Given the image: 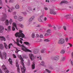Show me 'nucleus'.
<instances>
[{
  "label": "nucleus",
  "mask_w": 73,
  "mask_h": 73,
  "mask_svg": "<svg viewBox=\"0 0 73 73\" xmlns=\"http://www.w3.org/2000/svg\"><path fill=\"white\" fill-rule=\"evenodd\" d=\"M23 31L21 30H19V33L17 32L16 33L15 35L16 37H18L19 38L21 37L22 38H24L25 37V35L22 32Z\"/></svg>",
  "instance_id": "nucleus-1"
},
{
  "label": "nucleus",
  "mask_w": 73,
  "mask_h": 73,
  "mask_svg": "<svg viewBox=\"0 0 73 73\" xmlns=\"http://www.w3.org/2000/svg\"><path fill=\"white\" fill-rule=\"evenodd\" d=\"M17 43V46H19L20 47L22 46L24 48H21V49L23 50L25 52H27V51H28V52H32V51L29 50L27 49V48L23 44H22V45H20V44L19 43Z\"/></svg>",
  "instance_id": "nucleus-2"
},
{
  "label": "nucleus",
  "mask_w": 73,
  "mask_h": 73,
  "mask_svg": "<svg viewBox=\"0 0 73 73\" xmlns=\"http://www.w3.org/2000/svg\"><path fill=\"white\" fill-rule=\"evenodd\" d=\"M65 43V39L63 38L60 39L58 42V43L60 44H63Z\"/></svg>",
  "instance_id": "nucleus-3"
},
{
  "label": "nucleus",
  "mask_w": 73,
  "mask_h": 73,
  "mask_svg": "<svg viewBox=\"0 0 73 73\" xmlns=\"http://www.w3.org/2000/svg\"><path fill=\"white\" fill-rule=\"evenodd\" d=\"M7 16L6 14H4L3 17L1 19V21H4L7 19Z\"/></svg>",
  "instance_id": "nucleus-4"
},
{
  "label": "nucleus",
  "mask_w": 73,
  "mask_h": 73,
  "mask_svg": "<svg viewBox=\"0 0 73 73\" xmlns=\"http://www.w3.org/2000/svg\"><path fill=\"white\" fill-rule=\"evenodd\" d=\"M18 57L20 58V60H21V61L22 62L21 64L23 65V67H25L24 64L23 63L24 61V60L21 56V55H18Z\"/></svg>",
  "instance_id": "nucleus-5"
},
{
  "label": "nucleus",
  "mask_w": 73,
  "mask_h": 73,
  "mask_svg": "<svg viewBox=\"0 0 73 73\" xmlns=\"http://www.w3.org/2000/svg\"><path fill=\"white\" fill-rule=\"evenodd\" d=\"M50 14H53L54 15H56V13L54 11V9H50Z\"/></svg>",
  "instance_id": "nucleus-6"
},
{
  "label": "nucleus",
  "mask_w": 73,
  "mask_h": 73,
  "mask_svg": "<svg viewBox=\"0 0 73 73\" xmlns=\"http://www.w3.org/2000/svg\"><path fill=\"white\" fill-rule=\"evenodd\" d=\"M29 56L30 57V58L31 59V60H33L34 59H35V57L34 56L33 54H29Z\"/></svg>",
  "instance_id": "nucleus-7"
},
{
  "label": "nucleus",
  "mask_w": 73,
  "mask_h": 73,
  "mask_svg": "<svg viewBox=\"0 0 73 73\" xmlns=\"http://www.w3.org/2000/svg\"><path fill=\"white\" fill-rule=\"evenodd\" d=\"M21 68L22 73H25L26 69V68L25 67H22L21 66Z\"/></svg>",
  "instance_id": "nucleus-8"
},
{
  "label": "nucleus",
  "mask_w": 73,
  "mask_h": 73,
  "mask_svg": "<svg viewBox=\"0 0 73 73\" xmlns=\"http://www.w3.org/2000/svg\"><path fill=\"white\" fill-rule=\"evenodd\" d=\"M3 30H4L3 27L0 25V33H3Z\"/></svg>",
  "instance_id": "nucleus-9"
},
{
  "label": "nucleus",
  "mask_w": 73,
  "mask_h": 73,
  "mask_svg": "<svg viewBox=\"0 0 73 73\" xmlns=\"http://www.w3.org/2000/svg\"><path fill=\"white\" fill-rule=\"evenodd\" d=\"M35 19V17L34 16H33L31 17L30 18V19H29V21L30 22H31L32 21Z\"/></svg>",
  "instance_id": "nucleus-10"
},
{
  "label": "nucleus",
  "mask_w": 73,
  "mask_h": 73,
  "mask_svg": "<svg viewBox=\"0 0 73 73\" xmlns=\"http://www.w3.org/2000/svg\"><path fill=\"white\" fill-rule=\"evenodd\" d=\"M18 20L19 21H21L23 20V17H22L19 16Z\"/></svg>",
  "instance_id": "nucleus-11"
},
{
  "label": "nucleus",
  "mask_w": 73,
  "mask_h": 73,
  "mask_svg": "<svg viewBox=\"0 0 73 73\" xmlns=\"http://www.w3.org/2000/svg\"><path fill=\"white\" fill-rule=\"evenodd\" d=\"M54 59L56 60H58L59 59V56H56L54 57Z\"/></svg>",
  "instance_id": "nucleus-12"
},
{
  "label": "nucleus",
  "mask_w": 73,
  "mask_h": 73,
  "mask_svg": "<svg viewBox=\"0 0 73 73\" xmlns=\"http://www.w3.org/2000/svg\"><path fill=\"white\" fill-rule=\"evenodd\" d=\"M2 69L3 70L5 71L7 69L6 67L4 65H3L2 66Z\"/></svg>",
  "instance_id": "nucleus-13"
},
{
  "label": "nucleus",
  "mask_w": 73,
  "mask_h": 73,
  "mask_svg": "<svg viewBox=\"0 0 73 73\" xmlns=\"http://www.w3.org/2000/svg\"><path fill=\"white\" fill-rule=\"evenodd\" d=\"M24 43L25 45H28V46H29L31 45V44H30L29 42H24Z\"/></svg>",
  "instance_id": "nucleus-14"
},
{
  "label": "nucleus",
  "mask_w": 73,
  "mask_h": 73,
  "mask_svg": "<svg viewBox=\"0 0 73 73\" xmlns=\"http://www.w3.org/2000/svg\"><path fill=\"white\" fill-rule=\"evenodd\" d=\"M0 38L1 40V41H5L6 40V39L5 37L4 36H0Z\"/></svg>",
  "instance_id": "nucleus-15"
},
{
  "label": "nucleus",
  "mask_w": 73,
  "mask_h": 73,
  "mask_svg": "<svg viewBox=\"0 0 73 73\" xmlns=\"http://www.w3.org/2000/svg\"><path fill=\"white\" fill-rule=\"evenodd\" d=\"M13 26L14 27H15L16 29L18 30V29H17V26H16V23L14 22L13 23Z\"/></svg>",
  "instance_id": "nucleus-16"
},
{
  "label": "nucleus",
  "mask_w": 73,
  "mask_h": 73,
  "mask_svg": "<svg viewBox=\"0 0 73 73\" xmlns=\"http://www.w3.org/2000/svg\"><path fill=\"white\" fill-rule=\"evenodd\" d=\"M3 57H4V58L5 59H6V56H7L6 53L5 52H3Z\"/></svg>",
  "instance_id": "nucleus-17"
},
{
  "label": "nucleus",
  "mask_w": 73,
  "mask_h": 73,
  "mask_svg": "<svg viewBox=\"0 0 73 73\" xmlns=\"http://www.w3.org/2000/svg\"><path fill=\"white\" fill-rule=\"evenodd\" d=\"M16 67H17V71L18 73H20L19 66H16Z\"/></svg>",
  "instance_id": "nucleus-18"
},
{
  "label": "nucleus",
  "mask_w": 73,
  "mask_h": 73,
  "mask_svg": "<svg viewBox=\"0 0 73 73\" xmlns=\"http://www.w3.org/2000/svg\"><path fill=\"white\" fill-rule=\"evenodd\" d=\"M50 33L51 32H48L45 34L44 36H48V35H50Z\"/></svg>",
  "instance_id": "nucleus-19"
},
{
  "label": "nucleus",
  "mask_w": 73,
  "mask_h": 73,
  "mask_svg": "<svg viewBox=\"0 0 73 73\" xmlns=\"http://www.w3.org/2000/svg\"><path fill=\"white\" fill-rule=\"evenodd\" d=\"M34 52V53L35 54H37L39 52V50L37 49H35L34 50V51H33Z\"/></svg>",
  "instance_id": "nucleus-20"
},
{
  "label": "nucleus",
  "mask_w": 73,
  "mask_h": 73,
  "mask_svg": "<svg viewBox=\"0 0 73 73\" xmlns=\"http://www.w3.org/2000/svg\"><path fill=\"white\" fill-rule=\"evenodd\" d=\"M68 2L67 1H63L60 2V4H62V3H65L66 4Z\"/></svg>",
  "instance_id": "nucleus-21"
},
{
  "label": "nucleus",
  "mask_w": 73,
  "mask_h": 73,
  "mask_svg": "<svg viewBox=\"0 0 73 73\" xmlns=\"http://www.w3.org/2000/svg\"><path fill=\"white\" fill-rule=\"evenodd\" d=\"M9 21L8 20H6L5 21V24L6 25H9Z\"/></svg>",
  "instance_id": "nucleus-22"
},
{
  "label": "nucleus",
  "mask_w": 73,
  "mask_h": 73,
  "mask_svg": "<svg viewBox=\"0 0 73 73\" xmlns=\"http://www.w3.org/2000/svg\"><path fill=\"white\" fill-rule=\"evenodd\" d=\"M4 46L1 44H0V48L1 50H3L4 49Z\"/></svg>",
  "instance_id": "nucleus-23"
},
{
  "label": "nucleus",
  "mask_w": 73,
  "mask_h": 73,
  "mask_svg": "<svg viewBox=\"0 0 73 73\" xmlns=\"http://www.w3.org/2000/svg\"><path fill=\"white\" fill-rule=\"evenodd\" d=\"M40 65H41L42 66H44L45 63L44 61H42L40 63Z\"/></svg>",
  "instance_id": "nucleus-24"
},
{
  "label": "nucleus",
  "mask_w": 73,
  "mask_h": 73,
  "mask_svg": "<svg viewBox=\"0 0 73 73\" xmlns=\"http://www.w3.org/2000/svg\"><path fill=\"white\" fill-rule=\"evenodd\" d=\"M35 64H32V69H34L35 68Z\"/></svg>",
  "instance_id": "nucleus-25"
},
{
  "label": "nucleus",
  "mask_w": 73,
  "mask_h": 73,
  "mask_svg": "<svg viewBox=\"0 0 73 73\" xmlns=\"http://www.w3.org/2000/svg\"><path fill=\"white\" fill-rule=\"evenodd\" d=\"M8 61L9 62H10V64H12L13 62L12 61V60L11 59V58H9Z\"/></svg>",
  "instance_id": "nucleus-26"
},
{
  "label": "nucleus",
  "mask_w": 73,
  "mask_h": 73,
  "mask_svg": "<svg viewBox=\"0 0 73 73\" xmlns=\"http://www.w3.org/2000/svg\"><path fill=\"white\" fill-rule=\"evenodd\" d=\"M9 23L10 25H11L13 22V21L11 19H9Z\"/></svg>",
  "instance_id": "nucleus-27"
},
{
  "label": "nucleus",
  "mask_w": 73,
  "mask_h": 73,
  "mask_svg": "<svg viewBox=\"0 0 73 73\" xmlns=\"http://www.w3.org/2000/svg\"><path fill=\"white\" fill-rule=\"evenodd\" d=\"M4 46L5 48L6 49H8V46L7 45V44L5 43H4Z\"/></svg>",
  "instance_id": "nucleus-28"
},
{
  "label": "nucleus",
  "mask_w": 73,
  "mask_h": 73,
  "mask_svg": "<svg viewBox=\"0 0 73 73\" xmlns=\"http://www.w3.org/2000/svg\"><path fill=\"white\" fill-rule=\"evenodd\" d=\"M57 35L60 37H61L62 36V34L60 33H57Z\"/></svg>",
  "instance_id": "nucleus-29"
},
{
  "label": "nucleus",
  "mask_w": 73,
  "mask_h": 73,
  "mask_svg": "<svg viewBox=\"0 0 73 73\" xmlns=\"http://www.w3.org/2000/svg\"><path fill=\"white\" fill-rule=\"evenodd\" d=\"M11 27L10 26H9L7 27V30L8 31H10L11 30Z\"/></svg>",
  "instance_id": "nucleus-30"
},
{
  "label": "nucleus",
  "mask_w": 73,
  "mask_h": 73,
  "mask_svg": "<svg viewBox=\"0 0 73 73\" xmlns=\"http://www.w3.org/2000/svg\"><path fill=\"white\" fill-rule=\"evenodd\" d=\"M18 25L19 26H20L21 28H23L24 27V26L23 24H21V23H19L18 24Z\"/></svg>",
  "instance_id": "nucleus-31"
},
{
  "label": "nucleus",
  "mask_w": 73,
  "mask_h": 73,
  "mask_svg": "<svg viewBox=\"0 0 73 73\" xmlns=\"http://www.w3.org/2000/svg\"><path fill=\"white\" fill-rule=\"evenodd\" d=\"M16 41H17V42H15H15L17 44V43H19V39L18 38H17Z\"/></svg>",
  "instance_id": "nucleus-32"
},
{
  "label": "nucleus",
  "mask_w": 73,
  "mask_h": 73,
  "mask_svg": "<svg viewBox=\"0 0 73 73\" xmlns=\"http://www.w3.org/2000/svg\"><path fill=\"white\" fill-rule=\"evenodd\" d=\"M11 45L12 46H13L12 44L11 43V44H9L8 46L9 49H10L11 48Z\"/></svg>",
  "instance_id": "nucleus-33"
},
{
  "label": "nucleus",
  "mask_w": 73,
  "mask_h": 73,
  "mask_svg": "<svg viewBox=\"0 0 73 73\" xmlns=\"http://www.w3.org/2000/svg\"><path fill=\"white\" fill-rule=\"evenodd\" d=\"M38 20L39 22H43V21H42V19L39 17V18L38 19Z\"/></svg>",
  "instance_id": "nucleus-34"
},
{
  "label": "nucleus",
  "mask_w": 73,
  "mask_h": 73,
  "mask_svg": "<svg viewBox=\"0 0 73 73\" xmlns=\"http://www.w3.org/2000/svg\"><path fill=\"white\" fill-rule=\"evenodd\" d=\"M18 60H16V66H19V65L18 64Z\"/></svg>",
  "instance_id": "nucleus-35"
},
{
  "label": "nucleus",
  "mask_w": 73,
  "mask_h": 73,
  "mask_svg": "<svg viewBox=\"0 0 73 73\" xmlns=\"http://www.w3.org/2000/svg\"><path fill=\"white\" fill-rule=\"evenodd\" d=\"M15 8L16 9H19V6L18 5H17L15 6Z\"/></svg>",
  "instance_id": "nucleus-36"
},
{
  "label": "nucleus",
  "mask_w": 73,
  "mask_h": 73,
  "mask_svg": "<svg viewBox=\"0 0 73 73\" xmlns=\"http://www.w3.org/2000/svg\"><path fill=\"white\" fill-rule=\"evenodd\" d=\"M45 70H46L47 72L49 73H51V71H50V70H49L48 69H46Z\"/></svg>",
  "instance_id": "nucleus-37"
},
{
  "label": "nucleus",
  "mask_w": 73,
  "mask_h": 73,
  "mask_svg": "<svg viewBox=\"0 0 73 73\" xmlns=\"http://www.w3.org/2000/svg\"><path fill=\"white\" fill-rule=\"evenodd\" d=\"M36 27H42V26H41L40 25H36Z\"/></svg>",
  "instance_id": "nucleus-38"
},
{
  "label": "nucleus",
  "mask_w": 73,
  "mask_h": 73,
  "mask_svg": "<svg viewBox=\"0 0 73 73\" xmlns=\"http://www.w3.org/2000/svg\"><path fill=\"white\" fill-rule=\"evenodd\" d=\"M28 9H29V10L30 11H33L31 7H28Z\"/></svg>",
  "instance_id": "nucleus-39"
},
{
  "label": "nucleus",
  "mask_w": 73,
  "mask_h": 73,
  "mask_svg": "<svg viewBox=\"0 0 73 73\" xmlns=\"http://www.w3.org/2000/svg\"><path fill=\"white\" fill-rule=\"evenodd\" d=\"M65 50H62L61 52V53L62 54H64L65 53Z\"/></svg>",
  "instance_id": "nucleus-40"
},
{
  "label": "nucleus",
  "mask_w": 73,
  "mask_h": 73,
  "mask_svg": "<svg viewBox=\"0 0 73 73\" xmlns=\"http://www.w3.org/2000/svg\"><path fill=\"white\" fill-rule=\"evenodd\" d=\"M70 70L69 69H68L66 71V70H64V73H66V72H69V71Z\"/></svg>",
  "instance_id": "nucleus-41"
},
{
  "label": "nucleus",
  "mask_w": 73,
  "mask_h": 73,
  "mask_svg": "<svg viewBox=\"0 0 73 73\" xmlns=\"http://www.w3.org/2000/svg\"><path fill=\"white\" fill-rule=\"evenodd\" d=\"M71 15L70 14H69V15H66V16H65V17H70V16H71Z\"/></svg>",
  "instance_id": "nucleus-42"
},
{
  "label": "nucleus",
  "mask_w": 73,
  "mask_h": 73,
  "mask_svg": "<svg viewBox=\"0 0 73 73\" xmlns=\"http://www.w3.org/2000/svg\"><path fill=\"white\" fill-rule=\"evenodd\" d=\"M35 34L34 33L32 34V38H35Z\"/></svg>",
  "instance_id": "nucleus-43"
},
{
  "label": "nucleus",
  "mask_w": 73,
  "mask_h": 73,
  "mask_svg": "<svg viewBox=\"0 0 73 73\" xmlns=\"http://www.w3.org/2000/svg\"><path fill=\"white\" fill-rule=\"evenodd\" d=\"M40 52L42 53H44V51L43 49H42L40 50Z\"/></svg>",
  "instance_id": "nucleus-44"
},
{
  "label": "nucleus",
  "mask_w": 73,
  "mask_h": 73,
  "mask_svg": "<svg viewBox=\"0 0 73 73\" xmlns=\"http://www.w3.org/2000/svg\"><path fill=\"white\" fill-rule=\"evenodd\" d=\"M44 41H46V42H49L50 41V40H49V39H45L44 40Z\"/></svg>",
  "instance_id": "nucleus-45"
},
{
  "label": "nucleus",
  "mask_w": 73,
  "mask_h": 73,
  "mask_svg": "<svg viewBox=\"0 0 73 73\" xmlns=\"http://www.w3.org/2000/svg\"><path fill=\"white\" fill-rule=\"evenodd\" d=\"M43 16H44V15H41L39 17V18H40L41 19H42L43 18Z\"/></svg>",
  "instance_id": "nucleus-46"
},
{
  "label": "nucleus",
  "mask_w": 73,
  "mask_h": 73,
  "mask_svg": "<svg viewBox=\"0 0 73 73\" xmlns=\"http://www.w3.org/2000/svg\"><path fill=\"white\" fill-rule=\"evenodd\" d=\"M65 57H62V61H65Z\"/></svg>",
  "instance_id": "nucleus-47"
},
{
  "label": "nucleus",
  "mask_w": 73,
  "mask_h": 73,
  "mask_svg": "<svg viewBox=\"0 0 73 73\" xmlns=\"http://www.w3.org/2000/svg\"><path fill=\"white\" fill-rule=\"evenodd\" d=\"M15 26H13L12 27V30L13 31H15V28L14 27Z\"/></svg>",
  "instance_id": "nucleus-48"
},
{
  "label": "nucleus",
  "mask_w": 73,
  "mask_h": 73,
  "mask_svg": "<svg viewBox=\"0 0 73 73\" xmlns=\"http://www.w3.org/2000/svg\"><path fill=\"white\" fill-rule=\"evenodd\" d=\"M0 56L2 58L1 59H3V57H2V54L1 51L0 50Z\"/></svg>",
  "instance_id": "nucleus-49"
},
{
  "label": "nucleus",
  "mask_w": 73,
  "mask_h": 73,
  "mask_svg": "<svg viewBox=\"0 0 73 73\" xmlns=\"http://www.w3.org/2000/svg\"><path fill=\"white\" fill-rule=\"evenodd\" d=\"M48 26L49 27H52V26L50 24H48Z\"/></svg>",
  "instance_id": "nucleus-50"
},
{
  "label": "nucleus",
  "mask_w": 73,
  "mask_h": 73,
  "mask_svg": "<svg viewBox=\"0 0 73 73\" xmlns=\"http://www.w3.org/2000/svg\"><path fill=\"white\" fill-rule=\"evenodd\" d=\"M63 29L65 31L66 30V28L65 26H63Z\"/></svg>",
  "instance_id": "nucleus-51"
},
{
  "label": "nucleus",
  "mask_w": 73,
  "mask_h": 73,
  "mask_svg": "<svg viewBox=\"0 0 73 73\" xmlns=\"http://www.w3.org/2000/svg\"><path fill=\"white\" fill-rule=\"evenodd\" d=\"M24 15H27V12H23L22 13Z\"/></svg>",
  "instance_id": "nucleus-52"
},
{
  "label": "nucleus",
  "mask_w": 73,
  "mask_h": 73,
  "mask_svg": "<svg viewBox=\"0 0 73 73\" xmlns=\"http://www.w3.org/2000/svg\"><path fill=\"white\" fill-rule=\"evenodd\" d=\"M17 15H15L14 16V19H17Z\"/></svg>",
  "instance_id": "nucleus-53"
},
{
  "label": "nucleus",
  "mask_w": 73,
  "mask_h": 73,
  "mask_svg": "<svg viewBox=\"0 0 73 73\" xmlns=\"http://www.w3.org/2000/svg\"><path fill=\"white\" fill-rule=\"evenodd\" d=\"M44 9L46 11H47L48 9V8L47 7H45L44 8Z\"/></svg>",
  "instance_id": "nucleus-54"
},
{
  "label": "nucleus",
  "mask_w": 73,
  "mask_h": 73,
  "mask_svg": "<svg viewBox=\"0 0 73 73\" xmlns=\"http://www.w3.org/2000/svg\"><path fill=\"white\" fill-rule=\"evenodd\" d=\"M40 38H43V35H40Z\"/></svg>",
  "instance_id": "nucleus-55"
},
{
  "label": "nucleus",
  "mask_w": 73,
  "mask_h": 73,
  "mask_svg": "<svg viewBox=\"0 0 73 73\" xmlns=\"http://www.w3.org/2000/svg\"><path fill=\"white\" fill-rule=\"evenodd\" d=\"M47 20V18L46 17H45L44 18V21H46Z\"/></svg>",
  "instance_id": "nucleus-56"
},
{
  "label": "nucleus",
  "mask_w": 73,
  "mask_h": 73,
  "mask_svg": "<svg viewBox=\"0 0 73 73\" xmlns=\"http://www.w3.org/2000/svg\"><path fill=\"white\" fill-rule=\"evenodd\" d=\"M13 57H14V58H16V55L14 54H13Z\"/></svg>",
  "instance_id": "nucleus-57"
},
{
  "label": "nucleus",
  "mask_w": 73,
  "mask_h": 73,
  "mask_svg": "<svg viewBox=\"0 0 73 73\" xmlns=\"http://www.w3.org/2000/svg\"><path fill=\"white\" fill-rule=\"evenodd\" d=\"M68 44L70 46V47L72 46V45L70 43H68Z\"/></svg>",
  "instance_id": "nucleus-58"
},
{
  "label": "nucleus",
  "mask_w": 73,
  "mask_h": 73,
  "mask_svg": "<svg viewBox=\"0 0 73 73\" xmlns=\"http://www.w3.org/2000/svg\"><path fill=\"white\" fill-rule=\"evenodd\" d=\"M65 40L66 41V42H67L68 40V38H65Z\"/></svg>",
  "instance_id": "nucleus-59"
},
{
  "label": "nucleus",
  "mask_w": 73,
  "mask_h": 73,
  "mask_svg": "<svg viewBox=\"0 0 73 73\" xmlns=\"http://www.w3.org/2000/svg\"><path fill=\"white\" fill-rule=\"evenodd\" d=\"M0 5H2V2L1 0H0Z\"/></svg>",
  "instance_id": "nucleus-60"
},
{
  "label": "nucleus",
  "mask_w": 73,
  "mask_h": 73,
  "mask_svg": "<svg viewBox=\"0 0 73 73\" xmlns=\"http://www.w3.org/2000/svg\"><path fill=\"white\" fill-rule=\"evenodd\" d=\"M9 2L10 3H12L13 2V0H10Z\"/></svg>",
  "instance_id": "nucleus-61"
},
{
  "label": "nucleus",
  "mask_w": 73,
  "mask_h": 73,
  "mask_svg": "<svg viewBox=\"0 0 73 73\" xmlns=\"http://www.w3.org/2000/svg\"><path fill=\"white\" fill-rule=\"evenodd\" d=\"M49 69H50L52 70V69H53L52 67V66H50V67H49Z\"/></svg>",
  "instance_id": "nucleus-62"
},
{
  "label": "nucleus",
  "mask_w": 73,
  "mask_h": 73,
  "mask_svg": "<svg viewBox=\"0 0 73 73\" xmlns=\"http://www.w3.org/2000/svg\"><path fill=\"white\" fill-rule=\"evenodd\" d=\"M13 14L14 15H16V12H13Z\"/></svg>",
  "instance_id": "nucleus-63"
},
{
  "label": "nucleus",
  "mask_w": 73,
  "mask_h": 73,
  "mask_svg": "<svg viewBox=\"0 0 73 73\" xmlns=\"http://www.w3.org/2000/svg\"><path fill=\"white\" fill-rule=\"evenodd\" d=\"M20 43L21 44H22L23 43V42H22V41L21 40H20Z\"/></svg>",
  "instance_id": "nucleus-64"
}]
</instances>
